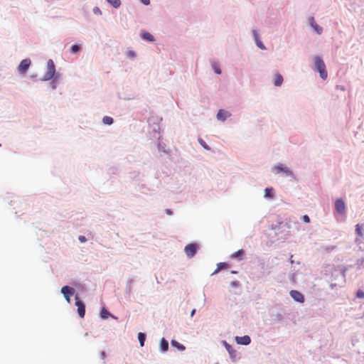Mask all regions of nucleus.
<instances>
[{
    "mask_svg": "<svg viewBox=\"0 0 364 364\" xmlns=\"http://www.w3.org/2000/svg\"><path fill=\"white\" fill-rule=\"evenodd\" d=\"M314 70L319 73L320 77L323 80H326L328 77V73L326 70V65L323 60L318 56L314 58Z\"/></svg>",
    "mask_w": 364,
    "mask_h": 364,
    "instance_id": "obj_1",
    "label": "nucleus"
},
{
    "mask_svg": "<svg viewBox=\"0 0 364 364\" xmlns=\"http://www.w3.org/2000/svg\"><path fill=\"white\" fill-rule=\"evenodd\" d=\"M55 73V68L54 63L52 60H48L47 63V72L43 76V80H49L54 76Z\"/></svg>",
    "mask_w": 364,
    "mask_h": 364,
    "instance_id": "obj_2",
    "label": "nucleus"
},
{
    "mask_svg": "<svg viewBox=\"0 0 364 364\" xmlns=\"http://www.w3.org/2000/svg\"><path fill=\"white\" fill-rule=\"evenodd\" d=\"M275 173H279L281 172H283L287 176H294V173L293 172L289 170L287 166H284L283 164H279L278 165H276L274 168H273Z\"/></svg>",
    "mask_w": 364,
    "mask_h": 364,
    "instance_id": "obj_3",
    "label": "nucleus"
},
{
    "mask_svg": "<svg viewBox=\"0 0 364 364\" xmlns=\"http://www.w3.org/2000/svg\"><path fill=\"white\" fill-rule=\"evenodd\" d=\"M61 293L63 294L66 301L70 303V296L74 294L75 290L72 287L65 286L61 289Z\"/></svg>",
    "mask_w": 364,
    "mask_h": 364,
    "instance_id": "obj_4",
    "label": "nucleus"
},
{
    "mask_svg": "<svg viewBox=\"0 0 364 364\" xmlns=\"http://www.w3.org/2000/svg\"><path fill=\"white\" fill-rule=\"evenodd\" d=\"M75 305L77 307V313L80 318H84L85 314V306L84 303L80 301L78 296H75Z\"/></svg>",
    "mask_w": 364,
    "mask_h": 364,
    "instance_id": "obj_5",
    "label": "nucleus"
},
{
    "mask_svg": "<svg viewBox=\"0 0 364 364\" xmlns=\"http://www.w3.org/2000/svg\"><path fill=\"white\" fill-rule=\"evenodd\" d=\"M335 208L336 211L343 215L346 213V205L344 201L342 199H337L335 202Z\"/></svg>",
    "mask_w": 364,
    "mask_h": 364,
    "instance_id": "obj_6",
    "label": "nucleus"
},
{
    "mask_svg": "<svg viewBox=\"0 0 364 364\" xmlns=\"http://www.w3.org/2000/svg\"><path fill=\"white\" fill-rule=\"evenodd\" d=\"M198 245L196 244H189L185 247V252L188 257H192L197 251Z\"/></svg>",
    "mask_w": 364,
    "mask_h": 364,
    "instance_id": "obj_7",
    "label": "nucleus"
},
{
    "mask_svg": "<svg viewBox=\"0 0 364 364\" xmlns=\"http://www.w3.org/2000/svg\"><path fill=\"white\" fill-rule=\"evenodd\" d=\"M289 294L291 297L296 301L300 303H303L304 301V295L301 292L296 290H291Z\"/></svg>",
    "mask_w": 364,
    "mask_h": 364,
    "instance_id": "obj_8",
    "label": "nucleus"
},
{
    "mask_svg": "<svg viewBox=\"0 0 364 364\" xmlns=\"http://www.w3.org/2000/svg\"><path fill=\"white\" fill-rule=\"evenodd\" d=\"M355 232L358 235L355 241L359 242L364 236V224H357L355 225Z\"/></svg>",
    "mask_w": 364,
    "mask_h": 364,
    "instance_id": "obj_9",
    "label": "nucleus"
},
{
    "mask_svg": "<svg viewBox=\"0 0 364 364\" xmlns=\"http://www.w3.org/2000/svg\"><path fill=\"white\" fill-rule=\"evenodd\" d=\"M30 65L31 60L29 59L23 60L18 66L19 71L23 73H25L26 70L28 69Z\"/></svg>",
    "mask_w": 364,
    "mask_h": 364,
    "instance_id": "obj_10",
    "label": "nucleus"
},
{
    "mask_svg": "<svg viewBox=\"0 0 364 364\" xmlns=\"http://www.w3.org/2000/svg\"><path fill=\"white\" fill-rule=\"evenodd\" d=\"M309 23L311 26L314 28V30L318 33L321 34L323 31V29L321 26H319L315 21L314 17H310L309 19Z\"/></svg>",
    "mask_w": 364,
    "mask_h": 364,
    "instance_id": "obj_11",
    "label": "nucleus"
},
{
    "mask_svg": "<svg viewBox=\"0 0 364 364\" xmlns=\"http://www.w3.org/2000/svg\"><path fill=\"white\" fill-rule=\"evenodd\" d=\"M236 339V341L238 344H241V345H248L251 342V339L250 338V336H237L235 338Z\"/></svg>",
    "mask_w": 364,
    "mask_h": 364,
    "instance_id": "obj_12",
    "label": "nucleus"
},
{
    "mask_svg": "<svg viewBox=\"0 0 364 364\" xmlns=\"http://www.w3.org/2000/svg\"><path fill=\"white\" fill-rule=\"evenodd\" d=\"M109 316H111L112 318H114V319H117V317L114 316V315H112V314H110L107 309H106L105 307H103L101 310V312H100V317L102 318V319H106Z\"/></svg>",
    "mask_w": 364,
    "mask_h": 364,
    "instance_id": "obj_13",
    "label": "nucleus"
},
{
    "mask_svg": "<svg viewBox=\"0 0 364 364\" xmlns=\"http://www.w3.org/2000/svg\"><path fill=\"white\" fill-rule=\"evenodd\" d=\"M229 116V112L223 109H220L217 114L218 119L222 121H225Z\"/></svg>",
    "mask_w": 364,
    "mask_h": 364,
    "instance_id": "obj_14",
    "label": "nucleus"
},
{
    "mask_svg": "<svg viewBox=\"0 0 364 364\" xmlns=\"http://www.w3.org/2000/svg\"><path fill=\"white\" fill-rule=\"evenodd\" d=\"M253 36H254L257 46L261 49H263V50L265 49V47L264 46L262 43L260 41V40L259 39V36H258L257 31L255 30L253 31Z\"/></svg>",
    "mask_w": 364,
    "mask_h": 364,
    "instance_id": "obj_15",
    "label": "nucleus"
},
{
    "mask_svg": "<svg viewBox=\"0 0 364 364\" xmlns=\"http://www.w3.org/2000/svg\"><path fill=\"white\" fill-rule=\"evenodd\" d=\"M283 82V77L280 74H276L274 77V84L275 86H280Z\"/></svg>",
    "mask_w": 364,
    "mask_h": 364,
    "instance_id": "obj_16",
    "label": "nucleus"
},
{
    "mask_svg": "<svg viewBox=\"0 0 364 364\" xmlns=\"http://www.w3.org/2000/svg\"><path fill=\"white\" fill-rule=\"evenodd\" d=\"M264 197L269 198H274V189L273 188H266L264 189Z\"/></svg>",
    "mask_w": 364,
    "mask_h": 364,
    "instance_id": "obj_17",
    "label": "nucleus"
},
{
    "mask_svg": "<svg viewBox=\"0 0 364 364\" xmlns=\"http://www.w3.org/2000/svg\"><path fill=\"white\" fill-rule=\"evenodd\" d=\"M160 348L161 351L165 352L168 348V343L165 338H162L160 343Z\"/></svg>",
    "mask_w": 364,
    "mask_h": 364,
    "instance_id": "obj_18",
    "label": "nucleus"
},
{
    "mask_svg": "<svg viewBox=\"0 0 364 364\" xmlns=\"http://www.w3.org/2000/svg\"><path fill=\"white\" fill-rule=\"evenodd\" d=\"M171 344L172 346L177 348L180 350H184L186 349V347L183 344H181L175 340H172L171 341Z\"/></svg>",
    "mask_w": 364,
    "mask_h": 364,
    "instance_id": "obj_19",
    "label": "nucleus"
},
{
    "mask_svg": "<svg viewBox=\"0 0 364 364\" xmlns=\"http://www.w3.org/2000/svg\"><path fill=\"white\" fill-rule=\"evenodd\" d=\"M141 37L143 39L146 40V41H154V36L148 33V32H144L141 33Z\"/></svg>",
    "mask_w": 364,
    "mask_h": 364,
    "instance_id": "obj_20",
    "label": "nucleus"
},
{
    "mask_svg": "<svg viewBox=\"0 0 364 364\" xmlns=\"http://www.w3.org/2000/svg\"><path fill=\"white\" fill-rule=\"evenodd\" d=\"M138 339L140 343V346L142 347L144 345V341L146 339V336L144 333H139Z\"/></svg>",
    "mask_w": 364,
    "mask_h": 364,
    "instance_id": "obj_21",
    "label": "nucleus"
},
{
    "mask_svg": "<svg viewBox=\"0 0 364 364\" xmlns=\"http://www.w3.org/2000/svg\"><path fill=\"white\" fill-rule=\"evenodd\" d=\"M107 2L111 4L112 6H113L114 8H118L119 7L120 4H121V1L120 0H107Z\"/></svg>",
    "mask_w": 364,
    "mask_h": 364,
    "instance_id": "obj_22",
    "label": "nucleus"
},
{
    "mask_svg": "<svg viewBox=\"0 0 364 364\" xmlns=\"http://www.w3.org/2000/svg\"><path fill=\"white\" fill-rule=\"evenodd\" d=\"M104 124L110 125L113 123V119L111 117L105 116L102 119Z\"/></svg>",
    "mask_w": 364,
    "mask_h": 364,
    "instance_id": "obj_23",
    "label": "nucleus"
},
{
    "mask_svg": "<svg viewBox=\"0 0 364 364\" xmlns=\"http://www.w3.org/2000/svg\"><path fill=\"white\" fill-rule=\"evenodd\" d=\"M228 264L225 263V262H220L218 264V268L215 271L214 273H216L218 272H219L220 269H224V268H228Z\"/></svg>",
    "mask_w": 364,
    "mask_h": 364,
    "instance_id": "obj_24",
    "label": "nucleus"
},
{
    "mask_svg": "<svg viewBox=\"0 0 364 364\" xmlns=\"http://www.w3.org/2000/svg\"><path fill=\"white\" fill-rule=\"evenodd\" d=\"M224 343H225V346L227 350L232 355L235 351L232 349V346L230 344H228L225 341L224 342Z\"/></svg>",
    "mask_w": 364,
    "mask_h": 364,
    "instance_id": "obj_25",
    "label": "nucleus"
},
{
    "mask_svg": "<svg viewBox=\"0 0 364 364\" xmlns=\"http://www.w3.org/2000/svg\"><path fill=\"white\" fill-rule=\"evenodd\" d=\"M244 254V251L242 250H240L235 252H234L233 254L231 255V257L232 258H235V257H237L240 255H242Z\"/></svg>",
    "mask_w": 364,
    "mask_h": 364,
    "instance_id": "obj_26",
    "label": "nucleus"
},
{
    "mask_svg": "<svg viewBox=\"0 0 364 364\" xmlns=\"http://www.w3.org/2000/svg\"><path fill=\"white\" fill-rule=\"evenodd\" d=\"M213 68L214 71L215 72V73H217V74H220L221 73V70L220 68V66L217 63L213 64Z\"/></svg>",
    "mask_w": 364,
    "mask_h": 364,
    "instance_id": "obj_27",
    "label": "nucleus"
},
{
    "mask_svg": "<svg viewBox=\"0 0 364 364\" xmlns=\"http://www.w3.org/2000/svg\"><path fill=\"white\" fill-rule=\"evenodd\" d=\"M80 46H77V45H73V46H71V48H70V51H71L72 53H76V52H77L78 50H80Z\"/></svg>",
    "mask_w": 364,
    "mask_h": 364,
    "instance_id": "obj_28",
    "label": "nucleus"
},
{
    "mask_svg": "<svg viewBox=\"0 0 364 364\" xmlns=\"http://www.w3.org/2000/svg\"><path fill=\"white\" fill-rule=\"evenodd\" d=\"M198 141L203 148H205L207 150H210V147L206 144V143L203 139H200Z\"/></svg>",
    "mask_w": 364,
    "mask_h": 364,
    "instance_id": "obj_29",
    "label": "nucleus"
},
{
    "mask_svg": "<svg viewBox=\"0 0 364 364\" xmlns=\"http://www.w3.org/2000/svg\"><path fill=\"white\" fill-rule=\"evenodd\" d=\"M356 296L359 299H363L364 298V291L362 290H358L356 293Z\"/></svg>",
    "mask_w": 364,
    "mask_h": 364,
    "instance_id": "obj_30",
    "label": "nucleus"
},
{
    "mask_svg": "<svg viewBox=\"0 0 364 364\" xmlns=\"http://www.w3.org/2000/svg\"><path fill=\"white\" fill-rule=\"evenodd\" d=\"M135 55H136L135 52L133 51V50H129V51L127 52V56L131 58H134Z\"/></svg>",
    "mask_w": 364,
    "mask_h": 364,
    "instance_id": "obj_31",
    "label": "nucleus"
},
{
    "mask_svg": "<svg viewBox=\"0 0 364 364\" xmlns=\"http://www.w3.org/2000/svg\"><path fill=\"white\" fill-rule=\"evenodd\" d=\"M302 220L306 223H309L310 222L309 217L307 215L302 216Z\"/></svg>",
    "mask_w": 364,
    "mask_h": 364,
    "instance_id": "obj_32",
    "label": "nucleus"
},
{
    "mask_svg": "<svg viewBox=\"0 0 364 364\" xmlns=\"http://www.w3.org/2000/svg\"><path fill=\"white\" fill-rule=\"evenodd\" d=\"M78 239L81 242H85L87 240L85 237L82 235L79 236Z\"/></svg>",
    "mask_w": 364,
    "mask_h": 364,
    "instance_id": "obj_33",
    "label": "nucleus"
},
{
    "mask_svg": "<svg viewBox=\"0 0 364 364\" xmlns=\"http://www.w3.org/2000/svg\"><path fill=\"white\" fill-rule=\"evenodd\" d=\"M141 1L144 5H149L150 4V0H141Z\"/></svg>",
    "mask_w": 364,
    "mask_h": 364,
    "instance_id": "obj_34",
    "label": "nucleus"
},
{
    "mask_svg": "<svg viewBox=\"0 0 364 364\" xmlns=\"http://www.w3.org/2000/svg\"><path fill=\"white\" fill-rule=\"evenodd\" d=\"M93 11L95 14H101L100 9L97 7L95 8Z\"/></svg>",
    "mask_w": 364,
    "mask_h": 364,
    "instance_id": "obj_35",
    "label": "nucleus"
},
{
    "mask_svg": "<svg viewBox=\"0 0 364 364\" xmlns=\"http://www.w3.org/2000/svg\"><path fill=\"white\" fill-rule=\"evenodd\" d=\"M195 313H196V309H193L191 313V316L193 317V315L195 314Z\"/></svg>",
    "mask_w": 364,
    "mask_h": 364,
    "instance_id": "obj_36",
    "label": "nucleus"
},
{
    "mask_svg": "<svg viewBox=\"0 0 364 364\" xmlns=\"http://www.w3.org/2000/svg\"><path fill=\"white\" fill-rule=\"evenodd\" d=\"M292 257H293V256L291 255V258H290V262H291V264L294 262V261L292 260Z\"/></svg>",
    "mask_w": 364,
    "mask_h": 364,
    "instance_id": "obj_37",
    "label": "nucleus"
},
{
    "mask_svg": "<svg viewBox=\"0 0 364 364\" xmlns=\"http://www.w3.org/2000/svg\"><path fill=\"white\" fill-rule=\"evenodd\" d=\"M166 212L168 214H171V211L169 210H167Z\"/></svg>",
    "mask_w": 364,
    "mask_h": 364,
    "instance_id": "obj_38",
    "label": "nucleus"
}]
</instances>
